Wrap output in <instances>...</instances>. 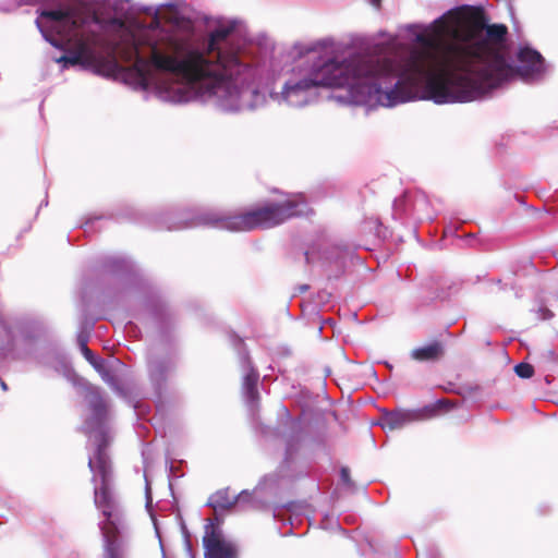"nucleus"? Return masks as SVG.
<instances>
[{"label":"nucleus","instance_id":"1","mask_svg":"<svg viewBox=\"0 0 558 558\" xmlns=\"http://www.w3.org/2000/svg\"><path fill=\"white\" fill-rule=\"evenodd\" d=\"M430 32L416 35L418 48L405 64L412 90L436 104L466 102L481 98L517 76H529L543 66L541 53L529 47L518 52L519 66L508 59V28L486 24L483 9L462 7L435 20Z\"/></svg>","mask_w":558,"mask_h":558},{"label":"nucleus","instance_id":"2","mask_svg":"<svg viewBox=\"0 0 558 558\" xmlns=\"http://www.w3.org/2000/svg\"><path fill=\"white\" fill-rule=\"evenodd\" d=\"M231 32L230 27L215 29L209 36L206 53L186 38L163 37L150 45L149 62L155 69L172 73L199 88L204 95L238 98L239 90L233 82L241 68L238 54L223 52L220 47Z\"/></svg>","mask_w":558,"mask_h":558},{"label":"nucleus","instance_id":"3","mask_svg":"<svg viewBox=\"0 0 558 558\" xmlns=\"http://www.w3.org/2000/svg\"><path fill=\"white\" fill-rule=\"evenodd\" d=\"M408 56L401 60L354 57L343 62L329 61L308 75L288 81L282 89L284 99L294 102L293 97L314 87L342 88L362 86L365 94L383 106H395L418 97L408 80Z\"/></svg>","mask_w":558,"mask_h":558},{"label":"nucleus","instance_id":"4","mask_svg":"<svg viewBox=\"0 0 558 558\" xmlns=\"http://www.w3.org/2000/svg\"><path fill=\"white\" fill-rule=\"evenodd\" d=\"M36 25L53 47L64 50L68 65L95 69L116 65L97 56L95 48L100 44V20L88 8L74 7L40 11Z\"/></svg>","mask_w":558,"mask_h":558},{"label":"nucleus","instance_id":"5","mask_svg":"<svg viewBox=\"0 0 558 558\" xmlns=\"http://www.w3.org/2000/svg\"><path fill=\"white\" fill-rule=\"evenodd\" d=\"M88 466L94 474V504L105 518L100 523L104 558L125 555L121 537V514L111 488V464L104 447H98L96 457L94 460L89 459Z\"/></svg>","mask_w":558,"mask_h":558},{"label":"nucleus","instance_id":"6","mask_svg":"<svg viewBox=\"0 0 558 558\" xmlns=\"http://www.w3.org/2000/svg\"><path fill=\"white\" fill-rule=\"evenodd\" d=\"M312 211L301 195L281 202H266L255 208L235 215L208 214L203 217L205 225L232 232H247L255 229H270L286 221Z\"/></svg>","mask_w":558,"mask_h":558},{"label":"nucleus","instance_id":"7","mask_svg":"<svg viewBox=\"0 0 558 558\" xmlns=\"http://www.w3.org/2000/svg\"><path fill=\"white\" fill-rule=\"evenodd\" d=\"M205 558H236L234 547L225 542L221 535L210 526L203 538Z\"/></svg>","mask_w":558,"mask_h":558},{"label":"nucleus","instance_id":"8","mask_svg":"<svg viewBox=\"0 0 558 558\" xmlns=\"http://www.w3.org/2000/svg\"><path fill=\"white\" fill-rule=\"evenodd\" d=\"M119 54L125 62H133V70L142 81L149 77V62L140 53L138 41L132 36L129 43L119 50Z\"/></svg>","mask_w":558,"mask_h":558},{"label":"nucleus","instance_id":"9","mask_svg":"<svg viewBox=\"0 0 558 558\" xmlns=\"http://www.w3.org/2000/svg\"><path fill=\"white\" fill-rule=\"evenodd\" d=\"M174 368L175 365L171 357H155L148 363L149 377L159 387L167 383Z\"/></svg>","mask_w":558,"mask_h":558},{"label":"nucleus","instance_id":"10","mask_svg":"<svg viewBox=\"0 0 558 558\" xmlns=\"http://www.w3.org/2000/svg\"><path fill=\"white\" fill-rule=\"evenodd\" d=\"M444 355L445 345L439 340L415 348L410 352L411 359L421 363H434L442 359Z\"/></svg>","mask_w":558,"mask_h":558},{"label":"nucleus","instance_id":"11","mask_svg":"<svg viewBox=\"0 0 558 558\" xmlns=\"http://www.w3.org/2000/svg\"><path fill=\"white\" fill-rule=\"evenodd\" d=\"M208 505L215 510H231L236 505H239L238 501V495H233L230 492V488H222L214 493L208 501Z\"/></svg>","mask_w":558,"mask_h":558},{"label":"nucleus","instance_id":"12","mask_svg":"<svg viewBox=\"0 0 558 558\" xmlns=\"http://www.w3.org/2000/svg\"><path fill=\"white\" fill-rule=\"evenodd\" d=\"M238 501L242 510H263L267 507V502L259 496V489L242 490L238 494Z\"/></svg>","mask_w":558,"mask_h":558},{"label":"nucleus","instance_id":"13","mask_svg":"<svg viewBox=\"0 0 558 558\" xmlns=\"http://www.w3.org/2000/svg\"><path fill=\"white\" fill-rule=\"evenodd\" d=\"M413 422H416L415 412L411 410L393 411L385 417V424L390 429H399Z\"/></svg>","mask_w":558,"mask_h":558},{"label":"nucleus","instance_id":"14","mask_svg":"<svg viewBox=\"0 0 558 558\" xmlns=\"http://www.w3.org/2000/svg\"><path fill=\"white\" fill-rule=\"evenodd\" d=\"M80 344L84 357L94 366L98 373L102 375V377L107 376L108 372L105 368L104 360L95 357L93 351L86 345V340L80 339Z\"/></svg>","mask_w":558,"mask_h":558},{"label":"nucleus","instance_id":"15","mask_svg":"<svg viewBox=\"0 0 558 558\" xmlns=\"http://www.w3.org/2000/svg\"><path fill=\"white\" fill-rule=\"evenodd\" d=\"M257 381L258 374L256 372H251L244 377L243 387L251 400H255L257 398Z\"/></svg>","mask_w":558,"mask_h":558},{"label":"nucleus","instance_id":"16","mask_svg":"<svg viewBox=\"0 0 558 558\" xmlns=\"http://www.w3.org/2000/svg\"><path fill=\"white\" fill-rule=\"evenodd\" d=\"M415 412V421H424V420H430L439 415V412L437 411L436 407H434V402L430 404H427L423 407L420 410L414 411Z\"/></svg>","mask_w":558,"mask_h":558},{"label":"nucleus","instance_id":"17","mask_svg":"<svg viewBox=\"0 0 558 558\" xmlns=\"http://www.w3.org/2000/svg\"><path fill=\"white\" fill-rule=\"evenodd\" d=\"M90 407L97 418L101 420L106 415V403L101 397L95 396Z\"/></svg>","mask_w":558,"mask_h":558},{"label":"nucleus","instance_id":"18","mask_svg":"<svg viewBox=\"0 0 558 558\" xmlns=\"http://www.w3.org/2000/svg\"><path fill=\"white\" fill-rule=\"evenodd\" d=\"M515 374L521 378H531L534 375V367L529 363H519L514 367Z\"/></svg>","mask_w":558,"mask_h":558},{"label":"nucleus","instance_id":"19","mask_svg":"<svg viewBox=\"0 0 558 558\" xmlns=\"http://www.w3.org/2000/svg\"><path fill=\"white\" fill-rule=\"evenodd\" d=\"M434 407H436L439 414L449 412L451 409L456 407V403L450 399H439L434 402Z\"/></svg>","mask_w":558,"mask_h":558},{"label":"nucleus","instance_id":"20","mask_svg":"<svg viewBox=\"0 0 558 558\" xmlns=\"http://www.w3.org/2000/svg\"><path fill=\"white\" fill-rule=\"evenodd\" d=\"M398 241L400 243L417 241V235H416L415 229H413V228L404 229V234L399 235Z\"/></svg>","mask_w":558,"mask_h":558},{"label":"nucleus","instance_id":"21","mask_svg":"<svg viewBox=\"0 0 558 558\" xmlns=\"http://www.w3.org/2000/svg\"><path fill=\"white\" fill-rule=\"evenodd\" d=\"M340 475H341V480L344 483H347V484L350 483V481H351V478H350V471L347 468H342L341 469Z\"/></svg>","mask_w":558,"mask_h":558},{"label":"nucleus","instance_id":"22","mask_svg":"<svg viewBox=\"0 0 558 558\" xmlns=\"http://www.w3.org/2000/svg\"><path fill=\"white\" fill-rule=\"evenodd\" d=\"M453 239L451 241H454V240H461L462 239V235L461 234H458L456 232H451ZM463 236H466V238H473V234L469 233V234H463Z\"/></svg>","mask_w":558,"mask_h":558},{"label":"nucleus","instance_id":"23","mask_svg":"<svg viewBox=\"0 0 558 558\" xmlns=\"http://www.w3.org/2000/svg\"><path fill=\"white\" fill-rule=\"evenodd\" d=\"M56 62H57V63H63V65L65 66V63H66V53H65V54H62L61 57H59L58 59H56Z\"/></svg>","mask_w":558,"mask_h":558},{"label":"nucleus","instance_id":"24","mask_svg":"<svg viewBox=\"0 0 558 558\" xmlns=\"http://www.w3.org/2000/svg\"><path fill=\"white\" fill-rule=\"evenodd\" d=\"M371 2H372V4H373L374 7L379 8V7H380V2H381V0H371Z\"/></svg>","mask_w":558,"mask_h":558},{"label":"nucleus","instance_id":"25","mask_svg":"<svg viewBox=\"0 0 558 558\" xmlns=\"http://www.w3.org/2000/svg\"><path fill=\"white\" fill-rule=\"evenodd\" d=\"M305 257H306V260L310 262V259H308V252H305Z\"/></svg>","mask_w":558,"mask_h":558}]
</instances>
